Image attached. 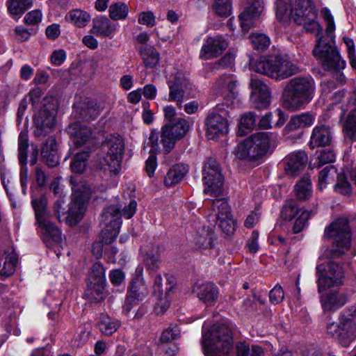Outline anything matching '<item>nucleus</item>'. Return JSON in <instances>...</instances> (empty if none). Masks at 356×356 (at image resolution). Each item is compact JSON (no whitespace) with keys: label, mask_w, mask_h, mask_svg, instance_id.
Listing matches in <instances>:
<instances>
[{"label":"nucleus","mask_w":356,"mask_h":356,"mask_svg":"<svg viewBox=\"0 0 356 356\" xmlns=\"http://www.w3.org/2000/svg\"><path fill=\"white\" fill-rule=\"evenodd\" d=\"M202 181L204 184V193L213 196L222 193L224 179L219 165L216 161L209 160L204 165Z\"/></svg>","instance_id":"14"},{"label":"nucleus","mask_w":356,"mask_h":356,"mask_svg":"<svg viewBox=\"0 0 356 356\" xmlns=\"http://www.w3.org/2000/svg\"><path fill=\"white\" fill-rule=\"evenodd\" d=\"M278 144V135L273 132L254 134L240 143L236 155L239 159L250 161L262 159L269 151L274 149Z\"/></svg>","instance_id":"6"},{"label":"nucleus","mask_w":356,"mask_h":356,"mask_svg":"<svg viewBox=\"0 0 356 356\" xmlns=\"http://www.w3.org/2000/svg\"><path fill=\"white\" fill-rule=\"evenodd\" d=\"M316 156V158L310 163L313 168H318L326 163H332L335 160V154L330 149L321 150L317 152Z\"/></svg>","instance_id":"47"},{"label":"nucleus","mask_w":356,"mask_h":356,"mask_svg":"<svg viewBox=\"0 0 356 356\" xmlns=\"http://www.w3.org/2000/svg\"><path fill=\"white\" fill-rule=\"evenodd\" d=\"M88 280L90 283L105 284V270L102 264H93Z\"/></svg>","instance_id":"54"},{"label":"nucleus","mask_w":356,"mask_h":356,"mask_svg":"<svg viewBox=\"0 0 356 356\" xmlns=\"http://www.w3.org/2000/svg\"><path fill=\"white\" fill-rule=\"evenodd\" d=\"M313 55L320 62L324 70L329 72L339 84H344L346 77L343 70L346 62L332 40L318 38Z\"/></svg>","instance_id":"3"},{"label":"nucleus","mask_w":356,"mask_h":356,"mask_svg":"<svg viewBox=\"0 0 356 356\" xmlns=\"http://www.w3.org/2000/svg\"><path fill=\"white\" fill-rule=\"evenodd\" d=\"M228 47L226 39L221 35L208 37L202 45L200 57L202 59H210L218 56Z\"/></svg>","instance_id":"21"},{"label":"nucleus","mask_w":356,"mask_h":356,"mask_svg":"<svg viewBox=\"0 0 356 356\" xmlns=\"http://www.w3.org/2000/svg\"><path fill=\"white\" fill-rule=\"evenodd\" d=\"M76 108L79 111L81 117L87 120H93L99 115L96 103L93 101L86 99L83 102L77 104Z\"/></svg>","instance_id":"41"},{"label":"nucleus","mask_w":356,"mask_h":356,"mask_svg":"<svg viewBox=\"0 0 356 356\" xmlns=\"http://www.w3.org/2000/svg\"><path fill=\"white\" fill-rule=\"evenodd\" d=\"M163 128L169 131V134L177 139L182 138L189 130V124L187 120L182 118H177L176 120L168 122Z\"/></svg>","instance_id":"34"},{"label":"nucleus","mask_w":356,"mask_h":356,"mask_svg":"<svg viewBox=\"0 0 356 356\" xmlns=\"http://www.w3.org/2000/svg\"><path fill=\"white\" fill-rule=\"evenodd\" d=\"M144 261L145 266L148 270L152 271L156 270L159 268L161 264V256L159 252V248H156L155 250L148 252L146 254Z\"/></svg>","instance_id":"57"},{"label":"nucleus","mask_w":356,"mask_h":356,"mask_svg":"<svg viewBox=\"0 0 356 356\" xmlns=\"http://www.w3.org/2000/svg\"><path fill=\"white\" fill-rule=\"evenodd\" d=\"M250 68L276 80L286 79L300 71L296 64L280 55H271L264 59L252 60Z\"/></svg>","instance_id":"7"},{"label":"nucleus","mask_w":356,"mask_h":356,"mask_svg":"<svg viewBox=\"0 0 356 356\" xmlns=\"http://www.w3.org/2000/svg\"><path fill=\"white\" fill-rule=\"evenodd\" d=\"M312 213L307 210H301L296 200H289L286 202L281 211V216L285 220H291L296 218L293 230L295 233L300 232L305 227Z\"/></svg>","instance_id":"16"},{"label":"nucleus","mask_w":356,"mask_h":356,"mask_svg":"<svg viewBox=\"0 0 356 356\" xmlns=\"http://www.w3.org/2000/svg\"><path fill=\"white\" fill-rule=\"evenodd\" d=\"M257 118L253 112H247L241 118L238 127V134L244 136L252 131L256 126Z\"/></svg>","instance_id":"43"},{"label":"nucleus","mask_w":356,"mask_h":356,"mask_svg":"<svg viewBox=\"0 0 356 356\" xmlns=\"http://www.w3.org/2000/svg\"><path fill=\"white\" fill-rule=\"evenodd\" d=\"M313 55L320 62L324 70L329 72L339 84H344L346 77L343 70L346 62L332 40L318 38Z\"/></svg>","instance_id":"2"},{"label":"nucleus","mask_w":356,"mask_h":356,"mask_svg":"<svg viewBox=\"0 0 356 356\" xmlns=\"http://www.w3.org/2000/svg\"><path fill=\"white\" fill-rule=\"evenodd\" d=\"M41 155L49 167H55L59 163L60 156L57 143L54 138H49L41 149Z\"/></svg>","instance_id":"31"},{"label":"nucleus","mask_w":356,"mask_h":356,"mask_svg":"<svg viewBox=\"0 0 356 356\" xmlns=\"http://www.w3.org/2000/svg\"><path fill=\"white\" fill-rule=\"evenodd\" d=\"M193 242L197 248L204 250L211 248L213 244L212 234L202 229L194 236Z\"/></svg>","instance_id":"48"},{"label":"nucleus","mask_w":356,"mask_h":356,"mask_svg":"<svg viewBox=\"0 0 356 356\" xmlns=\"http://www.w3.org/2000/svg\"><path fill=\"white\" fill-rule=\"evenodd\" d=\"M31 204L35 211L37 223L42 229L44 241L49 243L51 241L54 244H60L62 241L61 232L49 220V216L47 211L46 197L44 195L38 197L32 196Z\"/></svg>","instance_id":"8"},{"label":"nucleus","mask_w":356,"mask_h":356,"mask_svg":"<svg viewBox=\"0 0 356 356\" xmlns=\"http://www.w3.org/2000/svg\"><path fill=\"white\" fill-rule=\"evenodd\" d=\"M108 13L109 17L113 20H122L127 18L129 8L123 2H116L109 6Z\"/></svg>","instance_id":"49"},{"label":"nucleus","mask_w":356,"mask_h":356,"mask_svg":"<svg viewBox=\"0 0 356 356\" xmlns=\"http://www.w3.org/2000/svg\"><path fill=\"white\" fill-rule=\"evenodd\" d=\"M314 81L311 77L296 76L287 81L282 94L284 106L296 111L304 108L314 98Z\"/></svg>","instance_id":"4"},{"label":"nucleus","mask_w":356,"mask_h":356,"mask_svg":"<svg viewBox=\"0 0 356 356\" xmlns=\"http://www.w3.org/2000/svg\"><path fill=\"white\" fill-rule=\"evenodd\" d=\"M324 236L326 238H334V254L335 256L341 255L350 247L351 234L348 221L346 218H338L331 223L325 228Z\"/></svg>","instance_id":"10"},{"label":"nucleus","mask_w":356,"mask_h":356,"mask_svg":"<svg viewBox=\"0 0 356 356\" xmlns=\"http://www.w3.org/2000/svg\"><path fill=\"white\" fill-rule=\"evenodd\" d=\"M66 19L76 27L82 28L86 26L90 20V15L81 9H74L70 11Z\"/></svg>","instance_id":"39"},{"label":"nucleus","mask_w":356,"mask_h":356,"mask_svg":"<svg viewBox=\"0 0 356 356\" xmlns=\"http://www.w3.org/2000/svg\"><path fill=\"white\" fill-rule=\"evenodd\" d=\"M116 30V25L106 17H97L92 21L91 32L97 36L112 38Z\"/></svg>","instance_id":"30"},{"label":"nucleus","mask_w":356,"mask_h":356,"mask_svg":"<svg viewBox=\"0 0 356 356\" xmlns=\"http://www.w3.org/2000/svg\"><path fill=\"white\" fill-rule=\"evenodd\" d=\"M322 15L324 19V20L326 22V37H319L318 38H323V39H327V40H334V31H335V24L334 22L333 17L330 11L326 8H324L322 10Z\"/></svg>","instance_id":"52"},{"label":"nucleus","mask_w":356,"mask_h":356,"mask_svg":"<svg viewBox=\"0 0 356 356\" xmlns=\"http://www.w3.org/2000/svg\"><path fill=\"white\" fill-rule=\"evenodd\" d=\"M337 170L333 165H327L321 170L318 175V188L323 191L330 182V180L334 179Z\"/></svg>","instance_id":"55"},{"label":"nucleus","mask_w":356,"mask_h":356,"mask_svg":"<svg viewBox=\"0 0 356 356\" xmlns=\"http://www.w3.org/2000/svg\"><path fill=\"white\" fill-rule=\"evenodd\" d=\"M235 56L233 54L228 53L221 58L218 61L213 64V69L219 70L220 69H225L231 67L234 65Z\"/></svg>","instance_id":"61"},{"label":"nucleus","mask_w":356,"mask_h":356,"mask_svg":"<svg viewBox=\"0 0 356 356\" xmlns=\"http://www.w3.org/2000/svg\"><path fill=\"white\" fill-rule=\"evenodd\" d=\"M250 87L252 89L251 101L254 107L264 109L269 106L271 100V94L268 86L261 80L251 78Z\"/></svg>","instance_id":"18"},{"label":"nucleus","mask_w":356,"mask_h":356,"mask_svg":"<svg viewBox=\"0 0 356 356\" xmlns=\"http://www.w3.org/2000/svg\"><path fill=\"white\" fill-rule=\"evenodd\" d=\"M236 356H263L264 350L261 347L253 345L251 348L246 342H238L236 344Z\"/></svg>","instance_id":"46"},{"label":"nucleus","mask_w":356,"mask_h":356,"mask_svg":"<svg viewBox=\"0 0 356 356\" xmlns=\"http://www.w3.org/2000/svg\"><path fill=\"white\" fill-rule=\"evenodd\" d=\"M101 222L107 227L114 228L113 236H115L122 225L120 208L115 205L106 208L102 213Z\"/></svg>","instance_id":"28"},{"label":"nucleus","mask_w":356,"mask_h":356,"mask_svg":"<svg viewBox=\"0 0 356 356\" xmlns=\"http://www.w3.org/2000/svg\"><path fill=\"white\" fill-rule=\"evenodd\" d=\"M295 191L296 197L300 200H305L312 195V181L308 175H304L296 184Z\"/></svg>","instance_id":"40"},{"label":"nucleus","mask_w":356,"mask_h":356,"mask_svg":"<svg viewBox=\"0 0 356 356\" xmlns=\"http://www.w3.org/2000/svg\"><path fill=\"white\" fill-rule=\"evenodd\" d=\"M29 138L26 132L22 131L18 138V159L22 165L26 164Z\"/></svg>","instance_id":"51"},{"label":"nucleus","mask_w":356,"mask_h":356,"mask_svg":"<svg viewBox=\"0 0 356 356\" xmlns=\"http://www.w3.org/2000/svg\"><path fill=\"white\" fill-rule=\"evenodd\" d=\"M89 157L88 152H81L76 154L71 163V169L76 173H83L86 167V161Z\"/></svg>","instance_id":"53"},{"label":"nucleus","mask_w":356,"mask_h":356,"mask_svg":"<svg viewBox=\"0 0 356 356\" xmlns=\"http://www.w3.org/2000/svg\"><path fill=\"white\" fill-rule=\"evenodd\" d=\"M205 130L209 140H215L228 133L229 122L222 106L217 105L209 113L205 120Z\"/></svg>","instance_id":"13"},{"label":"nucleus","mask_w":356,"mask_h":356,"mask_svg":"<svg viewBox=\"0 0 356 356\" xmlns=\"http://www.w3.org/2000/svg\"><path fill=\"white\" fill-rule=\"evenodd\" d=\"M102 148L106 153L103 156L102 165H107L111 171L118 173L124 149L122 138L120 136L110 135L102 143Z\"/></svg>","instance_id":"12"},{"label":"nucleus","mask_w":356,"mask_h":356,"mask_svg":"<svg viewBox=\"0 0 356 356\" xmlns=\"http://www.w3.org/2000/svg\"><path fill=\"white\" fill-rule=\"evenodd\" d=\"M177 140L178 139L169 134V131H165L163 127L160 140L159 134L154 131H152L149 137V141L152 146V152H157L159 151L161 149V144L164 153H169L173 149Z\"/></svg>","instance_id":"23"},{"label":"nucleus","mask_w":356,"mask_h":356,"mask_svg":"<svg viewBox=\"0 0 356 356\" xmlns=\"http://www.w3.org/2000/svg\"><path fill=\"white\" fill-rule=\"evenodd\" d=\"M139 24L152 27L156 24L155 16L151 11L141 12L138 15Z\"/></svg>","instance_id":"63"},{"label":"nucleus","mask_w":356,"mask_h":356,"mask_svg":"<svg viewBox=\"0 0 356 356\" xmlns=\"http://www.w3.org/2000/svg\"><path fill=\"white\" fill-rule=\"evenodd\" d=\"M345 140L350 144L356 141V109L350 111L344 123Z\"/></svg>","instance_id":"37"},{"label":"nucleus","mask_w":356,"mask_h":356,"mask_svg":"<svg viewBox=\"0 0 356 356\" xmlns=\"http://www.w3.org/2000/svg\"><path fill=\"white\" fill-rule=\"evenodd\" d=\"M219 227L226 235H232L235 229V222L232 216L227 218L217 219Z\"/></svg>","instance_id":"62"},{"label":"nucleus","mask_w":356,"mask_h":356,"mask_svg":"<svg viewBox=\"0 0 356 356\" xmlns=\"http://www.w3.org/2000/svg\"><path fill=\"white\" fill-rule=\"evenodd\" d=\"M139 52L146 67L154 68L159 64L160 55L154 47L149 45L140 47Z\"/></svg>","instance_id":"36"},{"label":"nucleus","mask_w":356,"mask_h":356,"mask_svg":"<svg viewBox=\"0 0 356 356\" xmlns=\"http://www.w3.org/2000/svg\"><path fill=\"white\" fill-rule=\"evenodd\" d=\"M284 297V291L280 285H275L269 293V299L271 303L277 305L280 303Z\"/></svg>","instance_id":"64"},{"label":"nucleus","mask_w":356,"mask_h":356,"mask_svg":"<svg viewBox=\"0 0 356 356\" xmlns=\"http://www.w3.org/2000/svg\"><path fill=\"white\" fill-rule=\"evenodd\" d=\"M327 333L331 337L337 339L341 345L344 347L348 346L350 341L355 339L350 329H348L342 324V321L339 316V323H332L327 326Z\"/></svg>","instance_id":"24"},{"label":"nucleus","mask_w":356,"mask_h":356,"mask_svg":"<svg viewBox=\"0 0 356 356\" xmlns=\"http://www.w3.org/2000/svg\"><path fill=\"white\" fill-rule=\"evenodd\" d=\"M149 294L148 288L144 278L138 272L130 282L127 296L124 305V309L127 312L136 306L139 302L144 300Z\"/></svg>","instance_id":"17"},{"label":"nucleus","mask_w":356,"mask_h":356,"mask_svg":"<svg viewBox=\"0 0 356 356\" xmlns=\"http://www.w3.org/2000/svg\"><path fill=\"white\" fill-rule=\"evenodd\" d=\"M179 328L177 325H170L163 331L160 339L163 343H168L177 339L179 337Z\"/></svg>","instance_id":"60"},{"label":"nucleus","mask_w":356,"mask_h":356,"mask_svg":"<svg viewBox=\"0 0 356 356\" xmlns=\"http://www.w3.org/2000/svg\"><path fill=\"white\" fill-rule=\"evenodd\" d=\"M253 47L259 51L266 50L270 45L269 38L263 33H253L250 36Z\"/></svg>","instance_id":"58"},{"label":"nucleus","mask_w":356,"mask_h":356,"mask_svg":"<svg viewBox=\"0 0 356 356\" xmlns=\"http://www.w3.org/2000/svg\"><path fill=\"white\" fill-rule=\"evenodd\" d=\"M348 297L345 292L332 290L321 297L322 307L326 311H335L346 304Z\"/></svg>","instance_id":"26"},{"label":"nucleus","mask_w":356,"mask_h":356,"mask_svg":"<svg viewBox=\"0 0 356 356\" xmlns=\"http://www.w3.org/2000/svg\"><path fill=\"white\" fill-rule=\"evenodd\" d=\"M68 133L74 136V143L77 147H80L85 144L91 137V129L79 122L71 124L68 129Z\"/></svg>","instance_id":"33"},{"label":"nucleus","mask_w":356,"mask_h":356,"mask_svg":"<svg viewBox=\"0 0 356 356\" xmlns=\"http://www.w3.org/2000/svg\"><path fill=\"white\" fill-rule=\"evenodd\" d=\"M332 139L331 128L327 125L316 126L312 133L309 146L314 149L318 147L330 145Z\"/></svg>","instance_id":"27"},{"label":"nucleus","mask_w":356,"mask_h":356,"mask_svg":"<svg viewBox=\"0 0 356 356\" xmlns=\"http://www.w3.org/2000/svg\"><path fill=\"white\" fill-rule=\"evenodd\" d=\"M238 85L236 76L223 74L216 80L214 88L224 99L232 100L238 96Z\"/></svg>","instance_id":"20"},{"label":"nucleus","mask_w":356,"mask_h":356,"mask_svg":"<svg viewBox=\"0 0 356 356\" xmlns=\"http://www.w3.org/2000/svg\"><path fill=\"white\" fill-rule=\"evenodd\" d=\"M33 0H8L7 6L9 13L13 16L23 14L32 6Z\"/></svg>","instance_id":"44"},{"label":"nucleus","mask_w":356,"mask_h":356,"mask_svg":"<svg viewBox=\"0 0 356 356\" xmlns=\"http://www.w3.org/2000/svg\"><path fill=\"white\" fill-rule=\"evenodd\" d=\"M193 291L200 300L209 305L216 301L219 293L217 286L212 283L196 284Z\"/></svg>","instance_id":"29"},{"label":"nucleus","mask_w":356,"mask_h":356,"mask_svg":"<svg viewBox=\"0 0 356 356\" xmlns=\"http://www.w3.org/2000/svg\"><path fill=\"white\" fill-rule=\"evenodd\" d=\"M307 163V155L304 151L292 152L284 159V169L291 176H296L302 170Z\"/></svg>","instance_id":"25"},{"label":"nucleus","mask_w":356,"mask_h":356,"mask_svg":"<svg viewBox=\"0 0 356 356\" xmlns=\"http://www.w3.org/2000/svg\"><path fill=\"white\" fill-rule=\"evenodd\" d=\"M119 321L111 317L102 314L99 322V330L104 335L110 336L117 331L120 327Z\"/></svg>","instance_id":"42"},{"label":"nucleus","mask_w":356,"mask_h":356,"mask_svg":"<svg viewBox=\"0 0 356 356\" xmlns=\"http://www.w3.org/2000/svg\"><path fill=\"white\" fill-rule=\"evenodd\" d=\"M187 83L188 80L180 72H176L168 81L170 89L168 101L176 102L179 108L182 107L184 88H186Z\"/></svg>","instance_id":"22"},{"label":"nucleus","mask_w":356,"mask_h":356,"mask_svg":"<svg viewBox=\"0 0 356 356\" xmlns=\"http://www.w3.org/2000/svg\"><path fill=\"white\" fill-rule=\"evenodd\" d=\"M188 172L187 165L176 164L168 172L165 177L164 183L167 186H173L180 182Z\"/></svg>","instance_id":"35"},{"label":"nucleus","mask_w":356,"mask_h":356,"mask_svg":"<svg viewBox=\"0 0 356 356\" xmlns=\"http://www.w3.org/2000/svg\"><path fill=\"white\" fill-rule=\"evenodd\" d=\"M334 188L336 191L342 195L350 194L351 186L343 173H340L337 175V182L334 186Z\"/></svg>","instance_id":"59"},{"label":"nucleus","mask_w":356,"mask_h":356,"mask_svg":"<svg viewBox=\"0 0 356 356\" xmlns=\"http://www.w3.org/2000/svg\"><path fill=\"white\" fill-rule=\"evenodd\" d=\"M246 3L243 12L238 16L241 29L247 32L254 25L263 10L262 0H244Z\"/></svg>","instance_id":"19"},{"label":"nucleus","mask_w":356,"mask_h":356,"mask_svg":"<svg viewBox=\"0 0 356 356\" xmlns=\"http://www.w3.org/2000/svg\"><path fill=\"white\" fill-rule=\"evenodd\" d=\"M286 117L284 111L280 108L273 112H268L264 115L259 122V127L263 129H268L273 127H280L286 122Z\"/></svg>","instance_id":"32"},{"label":"nucleus","mask_w":356,"mask_h":356,"mask_svg":"<svg viewBox=\"0 0 356 356\" xmlns=\"http://www.w3.org/2000/svg\"><path fill=\"white\" fill-rule=\"evenodd\" d=\"M104 286L105 284L88 282V287L85 291L86 297L92 302L103 300Z\"/></svg>","instance_id":"45"},{"label":"nucleus","mask_w":356,"mask_h":356,"mask_svg":"<svg viewBox=\"0 0 356 356\" xmlns=\"http://www.w3.org/2000/svg\"><path fill=\"white\" fill-rule=\"evenodd\" d=\"M276 17L280 20L291 18L297 24L302 25L309 33L319 37L322 29L316 20L317 12L311 0H277Z\"/></svg>","instance_id":"1"},{"label":"nucleus","mask_w":356,"mask_h":356,"mask_svg":"<svg viewBox=\"0 0 356 356\" xmlns=\"http://www.w3.org/2000/svg\"><path fill=\"white\" fill-rule=\"evenodd\" d=\"M72 200L67 211V218L78 222L82 218L86 210V202L89 198L90 188L85 184H74L71 181Z\"/></svg>","instance_id":"15"},{"label":"nucleus","mask_w":356,"mask_h":356,"mask_svg":"<svg viewBox=\"0 0 356 356\" xmlns=\"http://www.w3.org/2000/svg\"><path fill=\"white\" fill-rule=\"evenodd\" d=\"M342 324L356 337V304L344 309L339 316Z\"/></svg>","instance_id":"38"},{"label":"nucleus","mask_w":356,"mask_h":356,"mask_svg":"<svg viewBox=\"0 0 356 356\" xmlns=\"http://www.w3.org/2000/svg\"><path fill=\"white\" fill-rule=\"evenodd\" d=\"M212 207L216 211L215 216L216 219L227 218L231 217L230 209L228 203L223 199H216L213 201Z\"/></svg>","instance_id":"50"},{"label":"nucleus","mask_w":356,"mask_h":356,"mask_svg":"<svg viewBox=\"0 0 356 356\" xmlns=\"http://www.w3.org/2000/svg\"><path fill=\"white\" fill-rule=\"evenodd\" d=\"M202 327V348L206 356H228L232 348V329L226 324L216 323L209 332Z\"/></svg>","instance_id":"5"},{"label":"nucleus","mask_w":356,"mask_h":356,"mask_svg":"<svg viewBox=\"0 0 356 356\" xmlns=\"http://www.w3.org/2000/svg\"><path fill=\"white\" fill-rule=\"evenodd\" d=\"M317 284L319 293L342 284L344 273L337 262L329 260L316 266Z\"/></svg>","instance_id":"11"},{"label":"nucleus","mask_w":356,"mask_h":356,"mask_svg":"<svg viewBox=\"0 0 356 356\" xmlns=\"http://www.w3.org/2000/svg\"><path fill=\"white\" fill-rule=\"evenodd\" d=\"M42 108L35 114L33 124L36 136H46L55 126L58 100L53 97L42 99Z\"/></svg>","instance_id":"9"},{"label":"nucleus","mask_w":356,"mask_h":356,"mask_svg":"<svg viewBox=\"0 0 356 356\" xmlns=\"http://www.w3.org/2000/svg\"><path fill=\"white\" fill-rule=\"evenodd\" d=\"M213 8L220 17H226L232 14V0H214Z\"/></svg>","instance_id":"56"}]
</instances>
